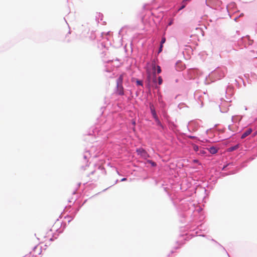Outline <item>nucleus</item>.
Returning a JSON list of instances; mask_svg holds the SVG:
<instances>
[{
    "mask_svg": "<svg viewBox=\"0 0 257 257\" xmlns=\"http://www.w3.org/2000/svg\"><path fill=\"white\" fill-rule=\"evenodd\" d=\"M125 74L124 73L121 74L119 76L116 81V93L118 95L123 94V88L122 85L123 77Z\"/></svg>",
    "mask_w": 257,
    "mask_h": 257,
    "instance_id": "f257e3e1",
    "label": "nucleus"
},
{
    "mask_svg": "<svg viewBox=\"0 0 257 257\" xmlns=\"http://www.w3.org/2000/svg\"><path fill=\"white\" fill-rule=\"evenodd\" d=\"M156 68V66L155 64L152 63V69H153L152 73L149 70H147V71L148 79L149 81H151L152 80L154 83L157 82Z\"/></svg>",
    "mask_w": 257,
    "mask_h": 257,
    "instance_id": "f03ea898",
    "label": "nucleus"
},
{
    "mask_svg": "<svg viewBox=\"0 0 257 257\" xmlns=\"http://www.w3.org/2000/svg\"><path fill=\"white\" fill-rule=\"evenodd\" d=\"M138 154L140 155L142 157L146 159L149 157V155L143 149H139L137 150Z\"/></svg>",
    "mask_w": 257,
    "mask_h": 257,
    "instance_id": "7ed1b4c3",
    "label": "nucleus"
},
{
    "mask_svg": "<svg viewBox=\"0 0 257 257\" xmlns=\"http://www.w3.org/2000/svg\"><path fill=\"white\" fill-rule=\"evenodd\" d=\"M252 132V129L251 128H248L246 130L242 135L241 138V139H244L247 136H248L249 135L251 134Z\"/></svg>",
    "mask_w": 257,
    "mask_h": 257,
    "instance_id": "20e7f679",
    "label": "nucleus"
},
{
    "mask_svg": "<svg viewBox=\"0 0 257 257\" xmlns=\"http://www.w3.org/2000/svg\"><path fill=\"white\" fill-rule=\"evenodd\" d=\"M190 1L191 0H183L181 3V7L179 10H180L184 8Z\"/></svg>",
    "mask_w": 257,
    "mask_h": 257,
    "instance_id": "39448f33",
    "label": "nucleus"
},
{
    "mask_svg": "<svg viewBox=\"0 0 257 257\" xmlns=\"http://www.w3.org/2000/svg\"><path fill=\"white\" fill-rule=\"evenodd\" d=\"M208 151L212 154H215L217 152V149L214 147H210L208 149Z\"/></svg>",
    "mask_w": 257,
    "mask_h": 257,
    "instance_id": "423d86ee",
    "label": "nucleus"
},
{
    "mask_svg": "<svg viewBox=\"0 0 257 257\" xmlns=\"http://www.w3.org/2000/svg\"><path fill=\"white\" fill-rule=\"evenodd\" d=\"M239 144H237L234 146H233V147H231L230 148H229L228 149V151L229 152H232V151H233L234 150H237L238 148H239Z\"/></svg>",
    "mask_w": 257,
    "mask_h": 257,
    "instance_id": "0eeeda50",
    "label": "nucleus"
},
{
    "mask_svg": "<svg viewBox=\"0 0 257 257\" xmlns=\"http://www.w3.org/2000/svg\"><path fill=\"white\" fill-rule=\"evenodd\" d=\"M193 148L195 152H197L199 151V147L196 145H193Z\"/></svg>",
    "mask_w": 257,
    "mask_h": 257,
    "instance_id": "6e6552de",
    "label": "nucleus"
},
{
    "mask_svg": "<svg viewBox=\"0 0 257 257\" xmlns=\"http://www.w3.org/2000/svg\"><path fill=\"white\" fill-rule=\"evenodd\" d=\"M163 82V79L161 76L158 77V84L159 85H161Z\"/></svg>",
    "mask_w": 257,
    "mask_h": 257,
    "instance_id": "1a4fd4ad",
    "label": "nucleus"
},
{
    "mask_svg": "<svg viewBox=\"0 0 257 257\" xmlns=\"http://www.w3.org/2000/svg\"><path fill=\"white\" fill-rule=\"evenodd\" d=\"M157 73L158 74L160 73L161 72V69L160 66H157Z\"/></svg>",
    "mask_w": 257,
    "mask_h": 257,
    "instance_id": "9d476101",
    "label": "nucleus"
},
{
    "mask_svg": "<svg viewBox=\"0 0 257 257\" xmlns=\"http://www.w3.org/2000/svg\"><path fill=\"white\" fill-rule=\"evenodd\" d=\"M166 42V38L165 37H163L161 40V44L163 45Z\"/></svg>",
    "mask_w": 257,
    "mask_h": 257,
    "instance_id": "9b49d317",
    "label": "nucleus"
},
{
    "mask_svg": "<svg viewBox=\"0 0 257 257\" xmlns=\"http://www.w3.org/2000/svg\"><path fill=\"white\" fill-rule=\"evenodd\" d=\"M137 84L138 85H143L142 82L140 80H137Z\"/></svg>",
    "mask_w": 257,
    "mask_h": 257,
    "instance_id": "f8f14e48",
    "label": "nucleus"
},
{
    "mask_svg": "<svg viewBox=\"0 0 257 257\" xmlns=\"http://www.w3.org/2000/svg\"><path fill=\"white\" fill-rule=\"evenodd\" d=\"M162 48H163V45L160 44V48H159V53H160V52H162Z\"/></svg>",
    "mask_w": 257,
    "mask_h": 257,
    "instance_id": "ddd939ff",
    "label": "nucleus"
},
{
    "mask_svg": "<svg viewBox=\"0 0 257 257\" xmlns=\"http://www.w3.org/2000/svg\"><path fill=\"white\" fill-rule=\"evenodd\" d=\"M199 154H205V152L203 150H200V153Z\"/></svg>",
    "mask_w": 257,
    "mask_h": 257,
    "instance_id": "4468645a",
    "label": "nucleus"
},
{
    "mask_svg": "<svg viewBox=\"0 0 257 257\" xmlns=\"http://www.w3.org/2000/svg\"><path fill=\"white\" fill-rule=\"evenodd\" d=\"M153 115H154L155 117H156V113H155V111H153Z\"/></svg>",
    "mask_w": 257,
    "mask_h": 257,
    "instance_id": "2eb2a0df",
    "label": "nucleus"
},
{
    "mask_svg": "<svg viewBox=\"0 0 257 257\" xmlns=\"http://www.w3.org/2000/svg\"><path fill=\"white\" fill-rule=\"evenodd\" d=\"M152 165H153V166H155V165H156L155 163L153 162V163H152Z\"/></svg>",
    "mask_w": 257,
    "mask_h": 257,
    "instance_id": "dca6fc26",
    "label": "nucleus"
},
{
    "mask_svg": "<svg viewBox=\"0 0 257 257\" xmlns=\"http://www.w3.org/2000/svg\"><path fill=\"white\" fill-rule=\"evenodd\" d=\"M125 180H126V178H122V179H121V181H124Z\"/></svg>",
    "mask_w": 257,
    "mask_h": 257,
    "instance_id": "f3484780",
    "label": "nucleus"
},
{
    "mask_svg": "<svg viewBox=\"0 0 257 257\" xmlns=\"http://www.w3.org/2000/svg\"><path fill=\"white\" fill-rule=\"evenodd\" d=\"M171 24H172V22H170L169 23V25H171Z\"/></svg>",
    "mask_w": 257,
    "mask_h": 257,
    "instance_id": "a211bd4d",
    "label": "nucleus"
},
{
    "mask_svg": "<svg viewBox=\"0 0 257 257\" xmlns=\"http://www.w3.org/2000/svg\"><path fill=\"white\" fill-rule=\"evenodd\" d=\"M195 162H196L197 161V160H194V161Z\"/></svg>",
    "mask_w": 257,
    "mask_h": 257,
    "instance_id": "6ab92c4d",
    "label": "nucleus"
}]
</instances>
